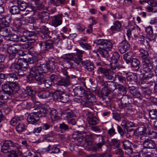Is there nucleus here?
Wrapping results in <instances>:
<instances>
[{
    "mask_svg": "<svg viewBox=\"0 0 157 157\" xmlns=\"http://www.w3.org/2000/svg\"><path fill=\"white\" fill-rule=\"evenodd\" d=\"M139 56L143 59L142 68L140 72L144 79H149L153 76V72L152 71L153 66L152 59L148 58V53L147 51L140 49L139 50Z\"/></svg>",
    "mask_w": 157,
    "mask_h": 157,
    "instance_id": "1",
    "label": "nucleus"
},
{
    "mask_svg": "<svg viewBox=\"0 0 157 157\" xmlns=\"http://www.w3.org/2000/svg\"><path fill=\"white\" fill-rule=\"evenodd\" d=\"M21 145L11 140L4 141L1 147V152L9 153L7 157H18L23 155Z\"/></svg>",
    "mask_w": 157,
    "mask_h": 157,
    "instance_id": "2",
    "label": "nucleus"
},
{
    "mask_svg": "<svg viewBox=\"0 0 157 157\" xmlns=\"http://www.w3.org/2000/svg\"><path fill=\"white\" fill-rule=\"evenodd\" d=\"M28 63L24 59H19L17 63H12L10 67L11 71L17 73L18 75L21 76L26 74L24 73L28 69Z\"/></svg>",
    "mask_w": 157,
    "mask_h": 157,
    "instance_id": "3",
    "label": "nucleus"
},
{
    "mask_svg": "<svg viewBox=\"0 0 157 157\" xmlns=\"http://www.w3.org/2000/svg\"><path fill=\"white\" fill-rule=\"evenodd\" d=\"M27 59V61L30 63H33L34 65L31 69V72L28 76V79L29 81H31L35 79L39 82V59L37 58L34 57H29Z\"/></svg>",
    "mask_w": 157,
    "mask_h": 157,
    "instance_id": "4",
    "label": "nucleus"
},
{
    "mask_svg": "<svg viewBox=\"0 0 157 157\" xmlns=\"http://www.w3.org/2000/svg\"><path fill=\"white\" fill-rule=\"evenodd\" d=\"M76 50V53L64 55L62 56L63 58L64 59H70V60L73 61L77 65H79L80 63L82 64V62L84 61L82 60V54L84 52L82 50H79L78 49Z\"/></svg>",
    "mask_w": 157,
    "mask_h": 157,
    "instance_id": "5",
    "label": "nucleus"
},
{
    "mask_svg": "<svg viewBox=\"0 0 157 157\" xmlns=\"http://www.w3.org/2000/svg\"><path fill=\"white\" fill-rule=\"evenodd\" d=\"M96 101V98L94 94L92 92L87 91L82 99L81 102L83 106L91 108Z\"/></svg>",
    "mask_w": 157,
    "mask_h": 157,
    "instance_id": "6",
    "label": "nucleus"
},
{
    "mask_svg": "<svg viewBox=\"0 0 157 157\" xmlns=\"http://www.w3.org/2000/svg\"><path fill=\"white\" fill-rule=\"evenodd\" d=\"M99 74H101L102 76L108 80H114L116 78V74L113 71L109 69H106L102 67H99L97 70Z\"/></svg>",
    "mask_w": 157,
    "mask_h": 157,
    "instance_id": "7",
    "label": "nucleus"
},
{
    "mask_svg": "<svg viewBox=\"0 0 157 157\" xmlns=\"http://www.w3.org/2000/svg\"><path fill=\"white\" fill-rule=\"evenodd\" d=\"M45 2L43 1L42 4L40 5V22L47 23L49 19V13L47 8L45 6Z\"/></svg>",
    "mask_w": 157,
    "mask_h": 157,
    "instance_id": "8",
    "label": "nucleus"
},
{
    "mask_svg": "<svg viewBox=\"0 0 157 157\" xmlns=\"http://www.w3.org/2000/svg\"><path fill=\"white\" fill-rule=\"evenodd\" d=\"M40 32L42 33L40 36V40H46L48 38H52V36L53 34L52 31H49L48 28L45 25L42 26L40 28Z\"/></svg>",
    "mask_w": 157,
    "mask_h": 157,
    "instance_id": "9",
    "label": "nucleus"
},
{
    "mask_svg": "<svg viewBox=\"0 0 157 157\" xmlns=\"http://www.w3.org/2000/svg\"><path fill=\"white\" fill-rule=\"evenodd\" d=\"M19 89V86L18 84L16 82L10 83V86L6 92L2 94H1V95H5L7 97V99L13 93H16Z\"/></svg>",
    "mask_w": 157,
    "mask_h": 157,
    "instance_id": "10",
    "label": "nucleus"
},
{
    "mask_svg": "<svg viewBox=\"0 0 157 157\" xmlns=\"http://www.w3.org/2000/svg\"><path fill=\"white\" fill-rule=\"evenodd\" d=\"M53 95L55 98L63 103L67 102L69 100V96L65 94L64 92L63 91H56L54 93Z\"/></svg>",
    "mask_w": 157,
    "mask_h": 157,
    "instance_id": "11",
    "label": "nucleus"
},
{
    "mask_svg": "<svg viewBox=\"0 0 157 157\" xmlns=\"http://www.w3.org/2000/svg\"><path fill=\"white\" fill-rule=\"evenodd\" d=\"M132 99L128 95L123 96L121 98L120 107L121 108L131 107L132 105Z\"/></svg>",
    "mask_w": 157,
    "mask_h": 157,
    "instance_id": "12",
    "label": "nucleus"
},
{
    "mask_svg": "<svg viewBox=\"0 0 157 157\" xmlns=\"http://www.w3.org/2000/svg\"><path fill=\"white\" fill-rule=\"evenodd\" d=\"M93 135H94V137L95 136H101L98 139V142L93 147L94 151H102L101 147L105 144V137L104 136H101L100 135L95 134H93Z\"/></svg>",
    "mask_w": 157,
    "mask_h": 157,
    "instance_id": "13",
    "label": "nucleus"
},
{
    "mask_svg": "<svg viewBox=\"0 0 157 157\" xmlns=\"http://www.w3.org/2000/svg\"><path fill=\"white\" fill-rule=\"evenodd\" d=\"M97 45L102 46L104 48L108 49L109 50L112 48L113 44L110 40L105 39H99L96 42Z\"/></svg>",
    "mask_w": 157,
    "mask_h": 157,
    "instance_id": "14",
    "label": "nucleus"
},
{
    "mask_svg": "<svg viewBox=\"0 0 157 157\" xmlns=\"http://www.w3.org/2000/svg\"><path fill=\"white\" fill-rule=\"evenodd\" d=\"M39 112L32 113L29 114L27 117V120L29 123L35 124L39 120Z\"/></svg>",
    "mask_w": 157,
    "mask_h": 157,
    "instance_id": "15",
    "label": "nucleus"
},
{
    "mask_svg": "<svg viewBox=\"0 0 157 157\" xmlns=\"http://www.w3.org/2000/svg\"><path fill=\"white\" fill-rule=\"evenodd\" d=\"M118 48L120 52L123 54L129 49L130 44L128 41L125 40L119 44Z\"/></svg>",
    "mask_w": 157,
    "mask_h": 157,
    "instance_id": "16",
    "label": "nucleus"
},
{
    "mask_svg": "<svg viewBox=\"0 0 157 157\" xmlns=\"http://www.w3.org/2000/svg\"><path fill=\"white\" fill-rule=\"evenodd\" d=\"M62 14H59L53 16L52 19V25L55 27H56L61 25L62 23Z\"/></svg>",
    "mask_w": 157,
    "mask_h": 157,
    "instance_id": "17",
    "label": "nucleus"
},
{
    "mask_svg": "<svg viewBox=\"0 0 157 157\" xmlns=\"http://www.w3.org/2000/svg\"><path fill=\"white\" fill-rule=\"evenodd\" d=\"M43 40L40 41V46L41 49L43 50H48L49 49H52L53 48V43L52 42L50 43L48 42L46 40Z\"/></svg>",
    "mask_w": 157,
    "mask_h": 157,
    "instance_id": "18",
    "label": "nucleus"
},
{
    "mask_svg": "<svg viewBox=\"0 0 157 157\" xmlns=\"http://www.w3.org/2000/svg\"><path fill=\"white\" fill-rule=\"evenodd\" d=\"M56 84L58 86H67L70 84L69 79L64 78L59 76L57 80Z\"/></svg>",
    "mask_w": 157,
    "mask_h": 157,
    "instance_id": "19",
    "label": "nucleus"
},
{
    "mask_svg": "<svg viewBox=\"0 0 157 157\" xmlns=\"http://www.w3.org/2000/svg\"><path fill=\"white\" fill-rule=\"evenodd\" d=\"M144 147L143 148L146 149L147 150L148 149H154L156 146L155 142L152 140H147L146 141L144 142L143 144Z\"/></svg>",
    "mask_w": 157,
    "mask_h": 157,
    "instance_id": "20",
    "label": "nucleus"
},
{
    "mask_svg": "<svg viewBox=\"0 0 157 157\" xmlns=\"http://www.w3.org/2000/svg\"><path fill=\"white\" fill-rule=\"evenodd\" d=\"M154 154L153 151H150V150H147L145 148H143L140 151V157H152Z\"/></svg>",
    "mask_w": 157,
    "mask_h": 157,
    "instance_id": "21",
    "label": "nucleus"
},
{
    "mask_svg": "<svg viewBox=\"0 0 157 157\" xmlns=\"http://www.w3.org/2000/svg\"><path fill=\"white\" fill-rule=\"evenodd\" d=\"M82 64L84 66L85 68L89 71H92L94 69V65L89 60H86L82 62Z\"/></svg>",
    "mask_w": 157,
    "mask_h": 157,
    "instance_id": "22",
    "label": "nucleus"
},
{
    "mask_svg": "<svg viewBox=\"0 0 157 157\" xmlns=\"http://www.w3.org/2000/svg\"><path fill=\"white\" fill-rule=\"evenodd\" d=\"M121 125L127 129L128 131H131L132 130V129L130 130H128V128L134 127V123L131 121L127 120H123L121 123Z\"/></svg>",
    "mask_w": 157,
    "mask_h": 157,
    "instance_id": "23",
    "label": "nucleus"
},
{
    "mask_svg": "<svg viewBox=\"0 0 157 157\" xmlns=\"http://www.w3.org/2000/svg\"><path fill=\"white\" fill-rule=\"evenodd\" d=\"M124 73L119 72H118L116 75V78L118 79L120 84L123 85H125L126 84V78L124 76L125 72H123Z\"/></svg>",
    "mask_w": 157,
    "mask_h": 157,
    "instance_id": "24",
    "label": "nucleus"
},
{
    "mask_svg": "<svg viewBox=\"0 0 157 157\" xmlns=\"http://www.w3.org/2000/svg\"><path fill=\"white\" fill-rule=\"evenodd\" d=\"M73 91L75 95L78 97L83 96L86 93L85 90L81 86L75 87Z\"/></svg>",
    "mask_w": 157,
    "mask_h": 157,
    "instance_id": "25",
    "label": "nucleus"
},
{
    "mask_svg": "<svg viewBox=\"0 0 157 157\" xmlns=\"http://www.w3.org/2000/svg\"><path fill=\"white\" fill-rule=\"evenodd\" d=\"M125 73L128 81L129 82L137 81L138 77L136 73H128L126 72Z\"/></svg>",
    "mask_w": 157,
    "mask_h": 157,
    "instance_id": "26",
    "label": "nucleus"
},
{
    "mask_svg": "<svg viewBox=\"0 0 157 157\" xmlns=\"http://www.w3.org/2000/svg\"><path fill=\"white\" fill-rule=\"evenodd\" d=\"M110 30L112 31H120L122 30L121 24V22L118 21H115L113 23V25L110 27Z\"/></svg>",
    "mask_w": 157,
    "mask_h": 157,
    "instance_id": "27",
    "label": "nucleus"
},
{
    "mask_svg": "<svg viewBox=\"0 0 157 157\" xmlns=\"http://www.w3.org/2000/svg\"><path fill=\"white\" fill-rule=\"evenodd\" d=\"M11 29V28L9 26L1 28L0 29V34L2 35V36L4 37L8 36L10 34Z\"/></svg>",
    "mask_w": 157,
    "mask_h": 157,
    "instance_id": "28",
    "label": "nucleus"
},
{
    "mask_svg": "<svg viewBox=\"0 0 157 157\" xmlns=\"http://www.w3.org/2000/svg\"><path fill=\"white\" fill-rule=\"evenodd\" d=\"M40 104V117H45L47 114L49 106L46 105Z\"/></svg>",
    "mask_w": 157,
    "mask_h": 157,
    "instance_id": "29",
    "label": "nucleus"
},
{
    "mask_svg": "<svg viewBox=\"0 0 157 157\" xmlns=\"http://www.w3.org/2000/svg\"><path fill=\"white\" fill-rule=\"evenodd\" d=\"M80 46L88 50L91 48V46L87 43V38L86 37L82 38L79 42Z\"/></svg>",
    "mask_w": 157,
    "mask_h": 157,
    "instance_id": "30",
    "label": "nucleus"
},
{
    "mask_svg": "<svg viewBox=\"0 0 157 157\" xmlns=\"http://www.w3.org/2000/svg\"><path fill=\"white\" fill-rule=\"evenodd\" d=\"M134 56L133 53L132 52H128L123 55V59L127 64L130 63Z\"/></svg>",
    "mask_w": 157,
    "mask_h": 157,
    "instance_id": "31",
    "label": "nucleus"
},
{
    "mask_svg": "<svg viewBox=\"0 0 157 157\" xmlns=\"http://www.w3.org/2000/svg\"><path fill=\"white\" fill-rule=\"evenodd\" d=\"M87 119L89 124L93 125L97 124L99 122L98 118L96 116H89Z\"/></svg>",
    "mask_w": 157,
    "mask_h": 157,
    "instance_id": "32",
    "label": "nucleus"
},
{
    "mask_svg": "<svg viewBox=\"0 0 157 157\" xmlns=\"http://www.w3.org/2000/svg\"><path fill=\"white\" fill-rule=\"evenodd\" d=\"M18 46L16 45L13 44L9 46L7 49V52L9 54H16L17 53L18 49L17 48Z\"/></svg>",
    "mask_w": 157,
    "mask_h": 157,
    "instance_id": "33",
    "label": "nucleus"
},
{
    "mask_svg": "<svg viewBox=\"0 0 157 157\" xmlns=\"http://www.w3.org/2000/svg\"><path fill=\"white\" fill-rule=\"evenodd\" d=\"M140 62L136 58H133L131 62V66L132 68H136V70H139L140 68Z\"/></svg>",
    "mask_w": 157,
    "mask_h": 157,
    "instance_id": "34",
    "label": "nucleus"
},
{
    "mask_svg": "<svg viewBox=\"0 0 157 157\" xmlns=\"http://www.w3.org/2000/svg\"><path fill=\"white\" fill-rule=\"evenodd\" d=\"M50 115L52 121H56L59 119L57 111L55 109H52L51 110Z\"/></svg>",
    "mask_w": 157,
    "mask_h": 157,
    "instance_id": "35",
    "label": "nucleus"
},
{
    "mask_svg": "<svg viewBox=\"0 0 157 157\" xmlns=\"http://www.w3.org/2000/svg\"><path fill=\"white\" fill-rule=\"evenodd\" d=\"M17 78L16 75L13 73H9L7 74L6 77V81L12 83L15 80L17 79Z\"/></svg>",
    "mask_w": 157,
    "mask_h": 157,
    "instance_id": "36",
    "label": "nucleus"
},
{
    "mask_svg": "<svg viewBox=\"0 0 157 157\" xmlns=\"http://www.w3.org/2000/svg\"><path fill=\"white\" fill-rule=\"evenodd\" d=\"M26 129V126L23 123H18L16 127V131L19 133H21Z\"/></svg>",
    "mask_w": 157,
    "mask_h": 157,
    "instance_id": "37",
    "label": "nucleus"
},
{
    "mask_svg": "<svg viewBox=\"0 0 157 157\" xmlns=\"http://www.w3.org/2000/svg\"><path fill=\"white\" fill-rule=\"evenodd\" d=\"M10 22L9 19L8 17H5L2 18L0 20V28L4 27H8Z\"/></svg>",
    "mask_w": 157,
    "mask_h": 157,
    "instance_id": "38",
    "label": "nucleus"
},
{
    "mask_svg": "<svg viewBox=\"0 0 157 157\" xmlns=\"http://www.w3.org/2000/svg\"><path fill=\"white\" fill-rule=\"evenodd\" d=\"M40 62V71L42 73H46L48 70H50L51 67L48 66V64L46 63L41 64Z\"/></svg>",
    "mask_w": 157,
    "mask_h": 157,
    "instance_id": "39",
    "label": "nucleus"
},
{
    "mask_svg": "<svg viewBox=\"0 0 157 157\" xmlns=\"http://www.w3.org/2000/svg\"><path fill=\"white\" fill-rule=\"evenodd\" d=\"M62 114L66 115L67 120L73 117L74 114L72 110L70 109L64 110L62 112Z\"/></svg>",
    "mask_w": 157,
    "mask_h": 157,
    "instance_id": "40",
    "label": "nucleus"
},
{
    "mask_svg": "<svg viewBox=\"0 0 157 157\" xmlns=\"http://www.w3.org/2000/svg\"><path fill=\"white\" fill-rule=\"evenodd\" d=\"M47 151H49L50 153L56 154L59 152L60 150L56 146L51 147L50 145H49L47 148Z\"/></svg>",
    "mask_w": 157,
    "mask_h": 157,
    "instance_id": "41",
    "label": "nucleus"
},
{
    "mask_svg": "<svg viewBox=\"0 0 157 157\" xmlns=\"http://www.w3.org/2000/svg\"><path fill=\"white\" fill-rule=\"evenodd\" d=\"M110 68L112 70H115L117 69L120 70L122 67L119 65L118 62H111L110 63Z\"/></svg>",
    "mask_w": 157,
    "mask_h": 157,
    "instance_id": "42",
    "label": "nucleus"
},
{
    "mask_svg": "<svg viewBox=\"0 0 157 157\" xmlns=\"http://www.w3.org/2000/svg\"><path fill=\"white\" fill-rule=\"evenodd\" d=\"M50 93L48 91H40V98H47L50 96Z\"/></svg>",
    "mask_w": 157,
    "mask_h": 157,
    "instance_id": "43",
    "label": "nucleus"
},
{
    "mask_svg": "<svg viewBox=\"0 0 157 157\" xmlns=\"http://www.w3.org/2000/svg\"><path fill=\"white\" fill-rule=\"evenodd\" d=\"M111 143L114 147L118 148L120 147L121 141L117 138H114L112 139Z\"/></svg>",
    "mask_w": 157,
    "mask_h": 157,
    "instance_id": "44",
    "label": "nucleus"
},
{
    "mask_svg": "<svg viewBox=\"0 0 157 157\" xmlns=\"http://www.w3.org/2000/svg\"><path fill=\"white\" fill-rule=\"evenodd\" d=\"M117 89L120 93L123 94H125L127 93V89L126 87L123 86V84H118L117 85Z\"/></svg>",
    "mask_w": 157,
    "mask_h": 157,
    "instance_id": "45",
    "label": "nucleus"
},
{
    "mask_svg": "<svg viewBox=\"0 0 157 157\" xmlns=\"http://www.w3.org/2000/svg\"><path fill=\"white\" fill-rule=\"evenodd\" d=\"M149 115L151 119H155L157 118V110L156 109L150 110L149 111Z\"/></svg>",
    "mask_w": 157,
    "mask_h": 157,
    "instance_id": "46",
    "label": "nucleus"
},
{
    "mask_svg": "<svg viewBox=\"0 0 157 157\" xmlns=\"http://www.w3.org/2000/svg\"><path fill=\"white\" fill-rule=\"evenodd\" d=\"M10 12L13 14H18L20 12L19 7L16 6H12L10 10Z\"/></svg>",
    "mask_w": 157,
    "mask_h": 157,
    "instance_id": "47",
    "label": "nucleus"
},
{
    "mask_svg": "<svg viewBox=\"0 0 157 157\" xmlns=\"http://www.w3.org/2000/svg\"><path fill=\"white\" fill-rule=\"evenodd\" d=\"M134 37H139V41L140 43L142 45H144L145 44V43L146 42L148 44V41L145 39V36H141L139 35L138 36L137 35L134 34Z\"/></svg>",
    "mask_w": 157,
    "mask_h": 157,
    "instance_id": "48",
    "label": "nucleus"
},
{
    "mask_svg": "<svg viewBox=\"0 0 157 157\" xmlns=\"http://www.w3.org/2000/svg\"><path fill=\"white\" fill-rule=\"evenodd\" d=\"M99 52L101 56L105 58H108L109 54L107 50L103 48H101L99 51Z\"/></svg>",
    "mask_w": 157,
    "mask_h": 157,
    "instance_id": "49",
    "label": "nucleus"
},
{
    "mask_svg": "<svg viewBox=\"0 0 157 157\" xmlns=\"http://www.w3.org/2000/svg\"><path fill=\"white\" fill-rule=\"evenodd\" d=\"M146 128L143 125L140 126L137 130V132L139 133V134L140 135L142 134H145L146 133Z\"/></svg>",
    "mask_w": 157,
    "mask_h": 157,
    "instance_id": "50",
    "label": "nucleus"
},
{
    "mask_svg": "<svg viewBox=\"0 0 157 157\" xmlns=\"http://www.w3.org/2000/svg\"><path fill=\"white\" fill-rule=\"evenodd\" d=\"M18 5L20 10H24L27 8L28 5L27 3L24 2H21L19 1L18 2Z\"/></svg>",
    "mask_w": 157,
    "mask_h": 157,
    "instance_id": "51",
    "label": "nucleus"
},
{
    "mask_svg": "<svg viewBox=\"0 0 157 157\" xmlns=\"http://www.w3.org/2000/svg\"><path fill=\"white\" fill-rule=\"evenodd\" d=\"M145 32L151 37L153 36V29L151 26L145 28Z\"/></svg>",
    "mask_w": 157,
    "mask_h": 157,
    "instance_id": "52",
    "label": "nucleus"
},
{
    "mask_svg": "<svg viewBox=\"0 0 157 157\" xmlns=\"http://www.w3.org/2000/svg\"><path fill=\"white\" fill-rule=\"evenodd\" d=\"M120 56L117 52L113 53L111 58V62H118Z\"/></svg>",
    "mask_w": 157,
    "mask_h": 157,
    "instance_id": "53",
    "label": "nucleus"
},
{
    "mask_svg": "<svg viewBox=\"0 0 157 157\" xmlns=\"http://www.w3.org/2000/svg\"><path fill=\"white\" fill-rule=\"evenodd\" d=\"M52 84V81L48 79V78L43 79V82L41 83V85H42L43 86L44 85L46 88H48Z\"/></svg>",
    "mask_w": 157,
    "mask_h": 157,
    "instance_id": "54",
    "label": "nucleus"
},
{
    "mask_svg": "<svg viewBox=\"0 0 157 157\" xmlns=\"http://www.w3.org/2000/svg\"><path fill=\"white\" fill-rule=\"evenodd\" d=\"M84 139V136H79V135L77 136L76 138L75 139V144L78 146L80 145L83 141Z\"/></svg>",
    "mask_w": 157,
    "mask_h": 157,
    "instance_id": "55",
    "label": "nucleus"
},
{
    "mask_svg": "<svg viewBox=\"0 0 157 157\" xmlns=\"http://www.w3.org/2000/svg\"><path fill=\"white\" fill-rule=\"evenodd\" d=\"M123 144L124 149H126L131 147L132 143L128 140H124L123 142Z\"/></svg>",
    "mask_w": 157,
    "mask_h": 157,
    "instance_id": "56",
    "label": "nucleus"
},
{
    "mask_svg": "<svg viewBox=\"0 0 157 157\" xmlns=\"http://www.w3.org/2000/svg\"><path fill=\"white\" fill-rule=\"evenodd\" d=\"M117 86L115 82H112L108 85V89L110 91H114L117 88Z\"/></svg>",
    "mask_w": 157,
    "mask_h": 157,
    "instance_id": "57",
    "label": "nucleus"
},
{
    "mask_svg": "<svg viewBox=\"0 0 157 157\" xmlns=\"http://www.w3.org/2000/svg\"><path fill=\"white\" fill-rule=\"evenodd\" d=\"M20 40L21 42H25L27 40L30 43L33 42L34 41V40L31 38H28L25 36H22L20 38Z\"/></svg>",
    "mask_w": 157,
    "mask_h": 157,
    "instance_id": "58",
    "label": "nucleus"
},
{
    "mask_svg": "<svg viewBox=\"0 0 157 157\" xmlns=\"http://www.w3.org/2000/svg\"><path fill=\"white\" fill-rule=\"evenodd\" d=\"M138 89L137 87L134 86H128L127 88L128 91L132 94H133L134 92L136 91Z\"/></svg>",
    "mask_w": 157,
    "mask_h": 157,
    "instance_id": "59",
    "label": "nucleus"
},
{
    "mask_svg": "<svg viewBox=\"0 0 157 157\" xmlns=\"http://www.w3.org/2000/svg\"><path fill=\"white\" fill-rule=\"evenodd\" d=\"M54 140L53 136L48 135L46 136L43 139L42 141H46L48 142H52Z\"/></svg>",
    "mask_w": 157,
    "mask_h": 157,
    "instance_id": "60",
    "label": "nucleus"
},
{
    "mask_svg": "<svg viewBox=\"0 0 157 157\" xmlns=\"http://www.w3.org/2000/svg\"><path fill=\"white\" fill-rule=\"evenodd\" d=\"M115 153L119 155V157H124V152L121 148H118L115 151Z\"/></svg>",
    "mask_w": 157,
    "mask_h": 157,
    "instance_id": "61",
    "label": "nucleus"
},
{
    "mask_svg": "<svg viewBox=\"0 0 157 157\" xmlns=\"http://www.w3.org/2000/svg\"><path fill=\"white\" fill-rule=\"evenodd\" d=\"M21 120L20 118L17 116H15L11 120L10 124L12 126H15L18 122V121Z\"/></svg>",
    "mask_w": 157,
    "mask_h": 157,
    "instance_id": "62",
    "label": "nucleus"
},
{
    "mask_svg": "<svg viewBox=\"0 0 157 157\" xmlns=\"http://www.w3.org/2000/svg\"><path fill=\"white\" fill-rule=\"evenodd\" d=\"M67 68L70 69H77L76 65L71 61H69L67 63Z\"/></svg>",
    "mask_w": 157,
    "mask_h": 157,
    "instance_id": "63",
    "label": "nucleus"
},
{
    "mask_svg": "<svg viewBox=\"0 0 157 157\" xmlns=\"http://www.w3.org/2000/svg\"><path fill=\"white\" fill-rule=\"evenodd\" d=\"M94 135L93 134L88 133L85 135V139L87 141H90L94 138Z\"/></svg>",
    "mask_w": 157,
    "mask_h": 157,
    "instance_id": "64",
    "label": "nucleus"
}]
</instances>
